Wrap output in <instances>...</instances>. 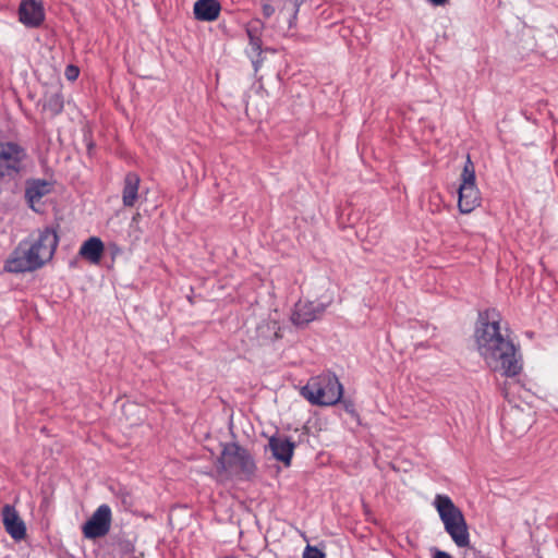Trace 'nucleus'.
<instances>
[{
  "instance_id": "obj_1",
  "label": "nucleus",
  "mask_w": 558,
  "mask_h": 558,
  "mask_svg": "<svg viewBox=\"0 0 558 558\" xmlns=\"http://www.w3.org/2000/svg\"><path fill=\"white\" fill-rule=\"evenodd\" d=\"M475 342L480 355L493 372L506 377L518 376L522 368L520 349L504 335L499 314L495 310L481 312L475 327Z\"/></svg>"
},
{
  "instance_id": "obj_2",
  "label": "nucleus",
  "mask_w": 558,
  "mask_h": 558,
  "mask_svg": "<svg viewBox=\"0 0 558 558\" xmlns=\"http://www.w3.org/2000/svg\"><path fill=\"white\" fill-rule=\"evenodd\" d=\"M59 236L53 228L39 231L34 241L23 240L4 263V270L12 274L31 272L40 269L54 255Z\"/></svg>"
},
{
  "instance_id": "obj_3",
  "label": "nucleus",
  "mask_w": 558,
  "mask_h": 558,
  "mask_svg": "<svg viewBox=\"0 0 558 558\" xmlns=\"http://www.w3.org/2000/svg\"><path fill=\"white\" fill-rule=\"evenodd\" d=\"M301 396L313 405L330 407L342 400L343 386L336 374L327 372L312 377L301 388Z\"/></svg>"
},
{
  "instance_id": "obj_4",
  "label": "nucleus",
  "mask_w": 558,
  "mask_h": 558,
  "mask_svg": "<svg viewBox=\"0 0 558 558\" xmlns=\"http://www.w3.org/2000/svg\"><path fill=\"white\" fill-rule=\"evenodd\" d=\"M434 507L436 508L445 531L458 547H469L470 534L465 518L451 498L447 495L437 494Z\"/></svg>"
},
{
  "instance_id": "obj_5",
  "label": "nucleus",
  "mask_w": 558,
  "mask_h": 558,
  "mask_svg": "<svg viewBox=\"0 0 558 558\" xmlns=\"http://www.w3.org/2000/svg\"><path fill=\"white\" fill-rule=\"evenodd\" d=\"M26 149L12 141H0V181L20 180L26 172Z\"/></svg>"
},
{
  "instance_id": "obj_6",
  "label": "nucleus",
  "mask_w": 558,
  "mask_h": 558,
  "mask_svg": "<svg viewBox=\"0 0 558 558\" xmlns=\"http://www.w3.org/2000/svg\"><path fill=\"white\" fill-rule=\"evenodd\" d=\"M219 463L222 470H227V465L238 466L246 476H252L256 471V464L252 454L236 442L225 445Z\"/></svg>"
},
{
  "instance_id": "obj_7",
  "label": "nucleus",
  "mask_w": 558,
  "mask_h": 558,
  "mask_svg": "<svg viewBox=\"0 0 558 558\" xmlns=\"http://www.w3.org/2000/svg\"><path fill=\"white\" fill-rule=\"evenodd\" d=\"M112 512L107 504L100 505L83 525V534L88 539L107 535L111 527Z\"/></svg>"
},
{
  "instance_id": "obj_8",
  "label": "nucleus",
  "mask_w": 558,
  "mask_h": 558,
  "mask_svg": "<svg viewBox=\"0 0 558 558\" xmlns=\"http://www.w3.org/2000/svg\"><path fill=\"white\" fill-rule=\"evenodd\" d=\"M326 310L323 303L300 300L295 305L291 315V320L295 326H306L311 322L317 319Z\"/></svg>"
},
{
  "instance_id": "obj_9",
  "label": "nucleus",
  "mask_w": 558,
  "mask_h": 558,
  "mask_svg": "<svg viewBox=\"0 0 558 558\" xmlns=\"http://www.w3.org/2000/svg\"><path fill=\"white\" fill-rule=\"evenodd\" d=\"M19 20L26 27H39L45 20V11L41 1L21 0Z\"/></svg>"
},
{
  "instance_id": "obj_10",
  "label": "nucleus",
  "mask_w": 558,
  "mask_h": 558,
  "mask_svg": "<svg viewBox=\"0 0 558 558\" xmlns=\"http://www.w3.org/2000/svg\"><path fill=\"white\" fill-rule=\"evenodd\" d=\"M1 514L5 532L14 541L23 539L26 536V526L15 507L9 504L4 505Z\"/></svg>"
},
{
  "instance_id": "obj_11",
  "label": "nucleus",
  "mask_w": 558,
  "mask_h": 558,
  "mask_svg": "<svg viewBox=\"0 0 558 558\" xmlns=\"http://www.w3.org/2000/svg\"><path fill=\"white\" fill-rule=\"evenodd\" d=\"M268 447L276 460L282 462L286 466L291 464L295 442L290 437L274 435L268 440Z\"/></svg>"
},
{
  "instance_id": "obj_12",
  "label": "nucleus",
  "mask_w": 558,
  "mask_h": 558,
  "mask_svg": "<svg viewBox=\"0 0 558 558\" xmlns=\"http://www.w3.org/2000/svg\"><path fill=\"white\" fill-rule=\"evenodd\" d=\"M52 191V183L45 179H31L26 182L25 199L28 206L37 211L35 204Z\"/></svg>"
},
{
  "instance_id": "obj_13",
  "label": "nucleus",
  "mask_w": 558,
  "mask_h": 558,
  "mask_svg": "<svg viewBox=\"0 0 558 558\" xmlns=\"http://www.w3.org/2000/svg\"><path fill=\"white\" fill-rule=\"evenodd\" d=\"M458 208L461 214H470L481 205V193L476 185L459 186Z\"/></svg>"
},
{
  "instance_id": "obj_14",
  "label": "nucleus",
  "mask_w": 558,
  "mask_h": 558,
  "mask_svg": "<svg viewBox=\"0 0 558 558\" xmlns=\"http://www.w3.org/2000/svg\"><path fill=\"white\" fill-rule=\"evenodd\" d=\"M221 4L218 0H197L193 7L195 20L214 22L219 17Z\"/></svg>"
},
{
  "instance_id": "obj_15",
  "label": "nucleus",
  "mask_w": 558,
  "mask_h": 558,
  "mask_svg": "<svg viewBox=\"0 0 558 558\" xmlns=\"http://www.w3.org/2000/svg\"><path fill=\"white\" fill-rule=\"evenodd\" d=\"M141 178L135 172H128L124 177L122 203L124 207H133L138 198Z\"/></svg>"
},
{
  "instance_id": "obj_16",
  "label": "nucleus",
  "mask_w": 558,
  "mask_h": 558,
  "mask_svg": "<svg viewBox=\"0 0 558 558\" xmlns=\"http://www.w3.org/2000/svg\"><path fill=\"white\" fill-rule=\"evenodd\" d=\"M104 250L105 246L102 241L97 236H92L82 244L80 255L88 259L90 263L96 264L99 263Z\"/></svg>"
},
{
  "instance_id": "obj_17",
  "label": "nucleus",
  "mask_w": 558,
  "mask_h": 558,
  "mask_svg": "<svg viewBox=\"0 0 558 558\" xmlns=\"http://www.w3.org/2000/svg\"><path fill=\"white\" fill-rule=\"evenodd\" d=\"M264 29V23L260 20H254L246 26V34L250 39V46L252 51L259 56L262 52V35Z\"/></svg>"
},
{
  "instance_id": "obj_18",
  "label": "nucleus",
  "mask_w": 558,
  "mask_h": 558,
  "mask_svg": "<svg viewBox=\"0 0 558 558\" xmlns=\"http://www.w3.org/2000/svg\"><path fill=\"white\" fill-rule=\"evenodd\" d=\"M44 109L49 111L52 117L59 116L64 108V99L60 88L46 93L43 105Z\"/></svg>"
},
{
  "instance_id": "obj_19",
  "label": "nucleus",
  "mask_w": 558,
  "mask_h": 558,
  "mask_svg": "<svg viewBox=\"0 0 558 558\" xmlns=\"http://www.w3.org/2000/svg\"><path fill=\"white\" fill-rule=\"evenodd\" d=\"M470 186L476 185V175H475V167L471 160L470 155L466 156V160L464 162V167L461 173V184L460 186Z\"/></svg>"
},
{
  "instance_id": "obj_20",
  "label": "nucleus",
  "mask_w": 558,
  "mask_h": 558,
  "mask_svg": "<svg viewBox=\"0 0 558 558\" xmlns=\"http://www.w3.org/2000/svg\"><path fill=\"white\" fill-rule=\"evenodd\" d=\"M303 558H325V554L316 547L306 546Z\"/></svg>"
},
{
  "instance_id": "obj_21",
  "label": "nucleus",
  "mask_w": 558,
  "mask_h": 558,
  "mask_svg": "<svg viewBox=\"0 0 558 558\" xmlns=\"http://www.w3.org/2000/svg\"><path fill=\"white\" fill-rule=\"evenodd\" d=\"M64 75L69 81H75L80 75V70L76 65L69 64L65 68Z\"/></svg>"
},
{
  "instance_id": "obj_22",
  "label": "nucleus",
  "mask_w": 558,
  "mask_h": 558,
  "mask_svg": "<svg viewBox=\"0 0 558 558\" xmlns=\"http://www.w3.org/2000/svg\"><path fill=\"white\" fill-rule=\"evenodd\" d=\"M263 15L269 19L275 13V8L269 3H264L262 7Z\"/></svg>"
},
{
  "instance_id": "obj_23",
  "label": "nucleus",
  "mask_w": 558,
  "mask_h": 558,
  "mask_svg": "<svg viewBox=\"0 0 558 558\" xmlns=\"http://www.w3.org/2000/svg\"><path fill=\"white\" fill-rule=\"evenodd\" d=\"M344 410L350 414H355V407L351 400L343 399L342 400Z\"/></svg>"
},
{
  "instance_id": "obj_24",
  "label": "nucleus",
  "mask_w": 558,
  "mask_h": 558,
  "mask_svg": "<svg viewBox=\"0 0 558 558\" xmlns=\"http://www.w3.org/2000/svg\"><path fill=\"white\" fill-rule=\"evenodd\" d=\"M433 558H452V557L446 551L436 550Z\"/></svg>"
},
{
  "instance_id": "obj_25",
  "label": "nucleus",
  "mask_w": 558,
  "mask_h": 558,
  "mask_svg": "<svg viewBox=\"0 0 558 558\" xmlns=\"http://www.w3.org/2000/svg\"><path fill=\"white\" fill-rule=\"evenodd\" d=\"M465 556H469V557H472V558H475V555H476V550L474 547H471L469 545V547H465Z\"/></svg>"
},
{
  "instance_id": "obj_26",
  "label": "nucleus",
  "mask_w": 558,
  "mask_h": 558,
  "mask_svg": "<svg viewBox=\"0 0 558 558\" xmlns=\"http://www.w3.org/2000/svg\"><path fill=\"white\" fill-rule=\"evenodd\" d=\"M429 2L434 5H444L448 2V0H429Z\"/></svg>"
}]
</instances>
